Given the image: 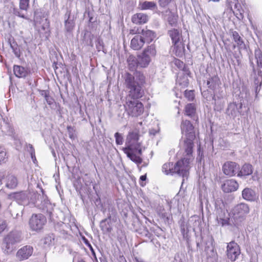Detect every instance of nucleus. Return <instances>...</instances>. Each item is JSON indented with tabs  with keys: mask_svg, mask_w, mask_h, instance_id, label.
Returning <instances> with one entry per match:
<instances>
[{
	"mask_svg": "<svg viewBox=\"0 0 262 262\" xmlns=\"http://www.w3.org/2000/svg\"><path fill=\"white\" fill-rule=\"evenodd\" d=\"M123 85L128 91V96L135 98H141L144 95L143 84L145 77L143 73L136 71L133 74L125 72L122 75Z\"/></svg>",
	"mask_w": 262,
	"mask_h": 262,
	"instance_id": "nucleus-1",
	"label": "nucleus"
},
{
	"mask_svg": "<svg viewBox=\"0 0 262 262\" xmlns=\"http://www.w3.org/2000/svg\"><path fill=\"white\" fill-rule=\"evenodd\" d=\"M181 132L184 138V148L185 152L190 155L193 152V141L195 138L194 126L190 121L182 120L181 124Z\"/></svg>",
	"mask_w": 262,
	"mask_h": 262,
	"instance_id": "nucleus-2",
	"label": "nucleus"
},
{
	"mask_svg": "<svg viewBox=\"0 0 262 262\" xmlns=\"http://www.w3.org/2000/svg\"><path fill=\"white\" fill-rule=\"evenodd\" d=\"M21 232L17 230L12 231L6 235L3 241L2 248L5 253H11L16 248V245L23 240Z\"/></svg>",
	"mask_w": 262,
	"mask_h": 262,
	"instance_id": "nucleus-3",
	"label": "nucleus"
},
{
	"mask_svg": "<svg viewBox=\"0 0 262 262\" xmlns=\"http://www.w3.org/2000/svg\"><path fill=\"white\" fill-rule=\"evenodd\" d=\"M250 211L249 206L245 203H240L236 205L231 212V222L234 223V226L239 228L244 225L246 215Z\"/></svg>",
	"mask_w": 262,
	"mask_h": 262,
	"instance_id": "nucleus-4",
	"label": "nucleus"
},
{
	"mask_svg": "<svg viewBox=\"0 0 262 262\" xmlns=\"http://www.w3.org/2000/svg\"><path fill=\"white\" fill-rule=\"evenodd\" d=\"M139 98H135L128 96L126 98V102L124 104L127 114L132 117H138L144 112L143 104L138 100Z\"/></svg>",
	"mask_w": 262,
	"mask_h": 262,
	"instance_id": "nucleus-5",
	"label": "nucleus"
},
{
	"mask_svg": "<svg viewBox=\"0 0 262 262\" xmlns=\"http://www.w3.org/2000/svg\"><path fill=\"white\" fill-rule=\"evenodd\" d=\"M167 34L171 38L176 55L182 56L184 52L185 47L181 30L173 28L168 31Z\"/></svg>",
	"mask_w": 262,
	"mask_h": 262,
	"instance_id": "nucleus-6",
	"label": "nucleus"
},
{
	"mask_svg": "<svg viewBox=\"0 0 262 262\" xmlns=\"http://www.w3.org/2000/svg\"><path fill=\"white\" fill-rule=\"evenodd\" d=\"M30 201L33 204L39 207L42 210V212L49 215L50 220H53V211L54 210V206L50 203L48 200H44L41 201L40 204L38 203V201L42 198V196L37 192L30 193Z\"/></svg>",
	"mask_w": 262,
	"mask_h": 262,
	"instance_id": "nucleus-7",
	"label": "nucleus"
},
{
	"mask_svg": "<svg viewBox=\"0 0 262 262\" xmlns=\"http://www.w3.org/2000/svg\"><path fill=\"white\" fill-rule=\"evenodd\" d=\"M185 157L181 160L178 161L173 167V172L178 174L180 176H182L183 178H187L189 174V170L190 169V162L192 159V154L190 155L185 152Z\"/></svg>",
	"mask_w": 262,
	"mask_h": 262,
	"instance_id": "nucleus-8",
	"label": "nucleus"
},
{
	"mask_svg": "<svg viewBox=\"0 0 262 262\" xmlns=\"http://www.w3.org/2000/svg\"><path fill=\"white\" fill-rule=\"evenodd\" d=\"M46 222V218L42 214H33L29 220V225L32 230L39 231Z\"/></svg>",
	"mask_w": 262,
	"mask_h": 262,
	"instance_id": "nucleus-9",
	"label": "nucleus"
},
{
	"mask_svg": "<svg viewBox=\"0 0 262 262\" xmlns=\"http://www.w3.org/2000/svg\"><path fill=\"white\" fill-rule=\"evenodd\" d=\"M3 180H5V186L8 189H15L18 185V180L16 177L11 174H6L5 171H0L1 185L3 184Z\"/></svg>",
	"mask_w": 262,
	"mask_h": 262,
	"instance_id": "nucleus-10",
	"label": "nucleus"
},
{
	"mask_svg": "<svg viewBox=\"0 0 262 262\" xmlns=\"http://www.w3.org/2000/svg\"><path fill=\"white\" fill-rule=\"evenodd\" d=\"M240 253L239 247L234 241H231L228 244L226 254L227 257L231 261H235Z\"/></svg>",
	"mask_w": 262,
	"mask_h": 262,
	"instance_id": "nucleus-11",
	"label": "nucleus"
},
{
	"mask_svg": "<svg viewBox=\"0 0 262 262\" xmlns=\"http://www.w3.org/2000/svg\"><path fill=\"white\" fill-rule=\"evenodd\" d=\"M30 0H19V8H14L13 13L16 16L29 20V18L23 13V11L27 12L30 7Z\"/></svg>",
	"mask_w": 262,
	"mask_h": 262,
	"instance_id": "nucleus-12",
	"label": "nucleus"
},
{
	"mask_svg": "<svg viewBox=\"0 0 262 262\" xmlns=\"http://www.w3.org/2000/svg\"><path fill=\"white\" fill-rule=\"evenodd\" d=\"M47 13L42 12L41 9L36 10L34 12V20L35 23L41 24L45 21L42 25V29L43 30L48 29L50 26V22L47 18Z\"/></svg>",
	"mask_w": 262,
	"mask_h": 262,
	"instance_id": "nucleus-13",
	"label": "nucleus"
},
{
	"mask_svg": "<svg viewBox=\"0 0 262 262\" xmlns=\"http://www.w3.org/2000/svg\"><path fill=\"white\" fill-rule=\"evenodd\" d=\"M34 249L30 245H26L18 249L16 253V257L19 261L28 259L33 254Z\"/></svg>",
	"mask_w": 262,
	"mask_h": 262,
	"instance_id": "nucleus-14",
	"label": "nucleus"
},
{
	"mask_svg": "<svg viewBox=\"0 0 262 262\" xmlns=\"http://www.w3.org/2000/svg\"><path fill=\"white\" fill-rule=\"evenodd\" d=\"M239 169V165L236 163L231 161L225 162L222 167L224 173L229 177L234 176L238 171Z\"/></svg>",
	"mask_w": 262,
	"mask_h": 262,
	"instance_id": "nucleus-15",
	"label": "nucleus"
},
{
	"mask_svg": "<svg viewBox=\"0 0 262 262\" xmlns=\"http://www.w3.org/2000/svg\"><path fill=\"white\" fill-rule=\"evenodd\" d=\"M242 108V103H230L226 111L227 115L231 118H235L239 113L240 110Z\"/></svg>",
	"mask_w": 262,
	"mask_h": 262,
	"instance_id": "nucleus-16",
	"label": "nucleus"
},
{
	"mask_svg": "<svg viewBox=\"0 0 262 262\" xmlns=\"http://www.w3.org/2000/svg\"><path fill=\"white\" fill-rule=\"evenodd\" d=\"M238 188V184L233 179L226 180L221 186L222 190L225 193L235 191Z\"/></svg>",
	"mask_w": 262,
	"mask_h": 262,
	"instance_id": "nucleus-17",
	"label": "nucleus"
},
{
	"mask_svg": "<svg viewBox=\"0 0 262 262\" xmlns=\"http://www.w3.org/2000/svg\"><path fill=\"white\" fill-rule=\"evenodd\" d=\"M126 146L123 148L125 154L127 152H132L137 154L139 156L142 155V150L141 147V144L137 142H130L126 144Z\"/></svg>",
	"mask_w": 262,
	"mask_h": 262,
	"instance_id": "nucleus-18",
	"label": "nucleus"
},
{
	"mask_svg": "<svg viewBox=\"0 0 262 262\" xmlns=\"http://www.w3.org/2000/svg\"><path fill=\"white\" fill-rule=\"evenodd\" d=\"M144 43H149L151 42L156 37V34L154 31L147 29H142L141 32H138Z\"/></svg>",
	"mask_w": 262,
	"mask_h": 262,
	"instance_id": "nucleus-19",
	"label": "nucleus"
},
{
	"mask_svg": "<svg viewBox=\"0 0 262 262\" xmlns=\"http://www.w3.org/2000/svg\"><path fill=\"white\" fill-rule=\"evenodd\" d=\"M64 28L67 32H71L75 27L73 19L71 18V11L67 10L64 14Z\"/></svg>",
	"mask_w": 262,
	"mask_h": 262,
	"instance_id": "nucleus-20",
	"label": "nucleus"
},
{
	"mask_svg": "<svg viewBox=\"0 0 262 262\" xmlns=\"http://www.w3.org/2000/svg\"><path fill=\"white\" fill-rule=\"evenodd\" d=\"M110 215L104 220H102L100 223V228L103 234H108L112 231V227L111 223Z\"/></svg>",
	"mask_w": 262,
	"mask_h": 262,
	"instance_id": "nucleus-21",
	"label": "nucleus"
},
{
	"mask_svg": "<svg viewBox=\"0 0 262 262\" xmlns=\"http://www.w3.org/2000/svg\"><path fill=\"white\" fill-rule=\"evenodd\" d=\"M242 197L248 201H254L257 198L254 190L250 188H246L242 191Z\"/></svg>",
	"mask_w": 262,
	"mask_h": 262,
	"instance_id": "nucleus-22",
	"label": "nucleus"
},
{
	"mask_svg": "<svg viewBox=\"0 0 262 262\" xmlns=\"http://www.w3.org/2000/svg\"><path fill=\"white\" fill-rule=\"evenodd\" d=\"M144 41L138 33L132 39L130 47L134 50H138L140 49L144 46Z\"/></svg>",
	"mask_w": 262,
	"mask_h": 262,
	"instance_id": "nucleus-23",
	"label": "nucleus"
},
{
	"mask_svg": "<svg viewBox=\"0 0 262 262\" xmlns=\"http://www.w3.org/2000/svg\"><path fill=\"white\" fill-rule=\"evenodd\" d=\"M254 57L256 60L258 68V75L262 77V52L258 48H256L254 51Z\"/></svg>",
	"mask_w": 262,
	"mask_h": 262,
	"instance_id": "nucleus-24",
	"label": "nucleus"
},
{
	"mask_svg": "<svg viewBox=\"0 0 262 262\" xmlns=\"http://www.w3.org/2000/svg\"><path fill=\"white\" fill-rule=\"evenodd\" d=\"M137 58L138 61V66L140 68L146 67L151 61V58L143 52L138 55Z\"/></svg>",
	"mask_w": 262,
	"mask_h": 262,
	"instance_id": "nucleus-25",
	"label": "nucleus"
},
{
	"mask_svg": "<svg viewBox=\"0 0 262 262\" xmlns=\"http://www.w3.org/2000/svg\"><path fill=\"white\" fill-rule=\"evenodd\" d=\"M13 72L17 77L25 78L28 75L29 70L23 67L14 65L13 67Z\"/></svg>",
	"mask_w": 262,
	"mask_h": 262,
	"instance_id": "nucleus-26",
	"label": "nucleus"
},
{
	"mask_svg": "<svg viewBox=\"0 0 262 262\" xmlns=\"http://www.w3.org/2000/svg\"><path fill=\"white\" fill-rule=\"evenodd\" d=\"M148 16L143 13H137L132 17V21L136 24L146 23L148 20Z\"/></svg>",
	"mask_w": 262,
	"mask_h": 262,
	"instance_id": "nucleus-27",
	"label": "nucleus"
},
{
	"mask_svg": "<svg viewBox=\"0 0 262 262\" xmlns=\"http://www.w3.org/2000/svg\"><path fill=\"white\" fill-rule=\"evenodd\" d=\"M231 35L232 36L234 41L236 43L239 49H243L245 48L244 42L237 31H231Z\"/></svg>",
	"mask_w": 262,
	"mask_h": 262,
	"instance_id": "nucleus-28",
	"label": "nucleus"
},
{
	"mask_svg": "<svg viewBox=\"0 0 262 262\" xmlns=\"http://www.w3.org/2000/svg\"><path fill=\"white\" fill-rule=\"evenodd\" d=\"M253 172V167L250 164H245L239 171L237 176L244 177L250 175Z\"/></svg>",
	"mask_w": 262,
	"mask_h": 262,
	"instance_id": "nucleus-29",
	"label": "nucleus"
},
{
	"mask_svg": "<svg viewBox=\"0 0 262 262\" xmlns=\"http://www.w3.org/2000/svg\"><path fill=\"white\" fill-rule=\"evenodd\" d=\"M128 63V68L130 71L133 72L137 71L136 69L138 66V61L137 58L133 55H130L127 60Z\"/></svg>",
	"mask_w": 262,
	"mask_h": 262,
	"instance_id": "nucleus-30",
	"label": "nucleus"
},
{
	"mask_svg": "<svg viewBox=\"0 0 262 262\" xmlns=\"http://www.w3.org/2000/svg\"><path fill=\"white\" fill-rule=\"evenodd\" d=\"M168 12L167 20L171 26L176 27L178 24V15L177 13L172 12L169 10L166 11Z\"/></svg>",
	"mask_w": 262,
	"mask_h": 262,
	"instance_id": "nucleus-31",
	"label": "nucleus"
},
{
	"mask_svg": "<svg viewBox=\"0 0 262 262\" xmlns=\"http://www.w3.org/2000/svg\"><path fill=\"white\" fill-rule=\"evenodd\" d=\"M220 83V79L217 75H214L208 78L207 85L211 90H214Z\"/></svg>",
	"mask_w": 262,
	"mask_h": 262,
	"instance_id": "nucleus-32",
	"label": "nucleus"
},
{
	"mask_svg": "<svg viewBox=\"0 0 262 262\" xmlns=\"http://www.w3.org/2000/svg\"><path fill=\"white\" fill-rule=\"evenodd\" d=\"M9 196L16 201H24L28 199V194L26 192L20 191L11 193Z\"/></svg>",
	"mask_w": 262,
	"mask_h": 262,
	"instance_id": "nucleus-33",
	"label": "nucleus"
},
{
	"mask_svg": "<svg viewBox=\"0 0 262 262\" xmlns=\"http://www.w3.org/2000/svg\"><path fill=\"white\" fill-rule=\"evenodd\" d=\"M156 46L155 44H151L148 46L143 52V53L146 54L150 58L154 57L156 55Z\"/></svg>",
	"mask_w": 262,
	"mask_h": 262,
	"instance_id": "nucleus-34",
	"label": "nucleus"
},
{
	"mask_svg": "<svg viewBox=\"0 0 262 262\" xmlns=\"http://www.w3.org/2000/svg\"><path fill=\"white\" fill-rule=\"evenodd\" d=\"M195 113V107L194 104L189 103L185 108V114L186 116L192 117Z\"/></svg>",
	"mask_w": 262,
	"mask_h": 262,
	"instance_id": "nucleus-35",
	"label": "nucleus"
},
{
	"mask_svg": "<svg viewBox=\"0 0 262 262\" xmlns=\"http://www.w3.org/2000/svg\"><path fill=\"white\" fill-rule=\"evenodd\" d=\"M139 134L137 132L133 131L129 132L127 136L126 144L130 142H135L138 141Z\"/></svg>",
	"mask_w": 262,
	"mask_h": 262,
	"instance_id": "nucleus-36",
	"label": "nucleus"
},
{
	"mask_svg": "<svg viewBox=\"0 0 262 262\" xmlns=\"http://www.w3.org/2000/svg\"><path fill=\"white\" fill-rule=\"evenodd\" d=\"M141 9L143 10H155L157 8V4L154 2L145 1L142 3Z\"/></svg>",
	"mask_w": 262,
	"mask_h": 262,
	"instance_id": "nucleus-37",
	"label": "nucleus"
},
{
	"mask_svg": "<svg viewBox=\"0 0 262 262\" xmlns=\"http://www.w3.org/2000/svg\"><path fill=\"white\" fill-rule=\"evenodd\" d=\"M127 156L134 162L136 163L138 166L142 162V159L140 156L136 155V154L132 152L126 153Z\"/></svg>",
	"mask_w": 262,
	"mask_h": 262,
	"instance_id": "nucleus-38",
	"label": "nucleus"
},
{
	"mask_svg": "<svg viewBox=\"0 0 262 262\" xmlns=\"http://www.w3.org/2000/svg\"><path fill=\"white\" fill-rule=\"evenodd\" d=\"M230 217L227 216L225 219H222L221 220L217 221L219 224H221L222 226L225 225L234 226V223L231 222V214L230 215Z\"/></svg>",
	"mask_w": 262,
	"mask_h": 262,
	"instance_id": "nucleus-39",
	"label": "nucleus"
},
{
	"mask_svg": "<svg viewBox=\"0 0 262 262\" xmlns=\"http://www.w3.org/2000/svg\"><path fill=\"white\" fill-rule=\"evenodd\" d=\"M6 150L4 147H0V164L6 163L7 161Z\"/></svg>",
	"mask_w": 262,
	"mask_h": 262,
	"instance_id": "nucleus-40",
	"label": "nucleus"
},
{
	"mask_svg": "<svg viewBox=\"0 0 262 262\" xmlns=\"http://www.w3.org/2000/svg\"><path fill=\"white\" fill-rule=\"evenodd\" d=\"M10 47H11V49H12L13 52L14 54H15V55L16 56V57H19L20 56V50L18 48V46H17V43L15 41H13V42H12V43L10 42Z\"/></svg>",
	"mask_w": 262,
	"mask_h": 262,
	"instance_id": "nucleus-41",
	"label": "nucleus"
},
{
	"mask_svg": "<svg viewBox=\"0 0 262 262\" xmlns=\"http://www.w3.org/2000/svg\"><path fill=\"white\" fill-rule=\"evenodd\" d=\"M96 48L98 51H102L104 53H106L107 51L104 47V43L102 40L100 38H98L97 40L96 44Z\"/></svg>",
	"mask_w": 262,
	"mask_h": 262,
	"instance_id": "nucleus-42",
	"label": "nucleus"
},
{
	"mask_svg": "<svg viewBox=\"0 0 262 262\" xmlns=\"http://www.w3.org/2000/svg\"><path fill=\"white\" fill-rule=\"evenodd\" d=\"M172 165V164H171V165ZM170 165L171 164L169 163L164 164L162 166V170L166 174H168L170 173H175V172H173V169H172L173 168H171Z\"/></svg>",
	"mask_w": 262,
	"mask_h": 262,
	"instance_id": "nucleus-43",
	"label": "nucleus"
},
{
	"mask_svg": "<svg viewBox=\"0 0 262 262\" xmlns=\"http://www.w3.org/2000/svg\"><path fill=\"white\" fill-rule=\"evenodd\" d=\"M227 216L226 215V212L224 210H223L221 208L217 209L216 210V220L217 221L225 219Z\"/></svg>",
	"mask_w": 262,
	"mask_h": 262,
	"instance_id": "nucleus-44",
	"label": "nucleus"
},
{
	"mask_svg": "<svg viewBox=\"0 0 262 262\" xmlns=\"http://www.w3.org/2000/svg\"><path fill=\"white\" fill-rule=\"evenodd\" d=\"M254 84L255 86V97H256L258 93L260 90L261 86L262 84V80L259 81L257 78H255L254 79Z\"/></svg>",
	"mask_w": 262,
	"mask_h": 262,
	"instance_id": "nucleus-45",
	"label": "nucleus"
},
{
	"mask_svg": "<svg viewBox=\"0 0 262 262\" xmlns=\"http://www.w3.org/2000/svg\"><path fill=\"white\" fill-rule=\"evenodd\" d=\"M184 95L185 98L190 101H192L194 98V92L192 90H186L184 93Z\"/></svg>",
	"mask_w": 262,
	"mask_h": 262,
	"instance_id": "nucleus-46",
	"label": "nucleus"
},
{
	"mask_svg": "<svg viewBox=\"0 0 262 262\" xmlns=\"http://www.w3.org/2000/svg\"><path fill=\"white\" fill-rule=\"evenodd\" d=\"M116 143L117 145H121L123 142V138L121 134L119 133H116L115 134Z\"/></svg>",
	"mask_w": 262,
	"mask_h": 262,
	"instance_id": "nucleus-47",
	"label": "nucleus"
},
{
	"mask_svg": "<svg viewBox=\"0 0 262 262\" xmlns=\"http://www.w3.org/2000/svg\"><path fill=\"white\" fill-rule=\"evenodd\" d=\"M213 100H214V104H215V109L217 110V111L222 109V108L223 107L224 103H222V102H220V104L219 105H217L218 101L219 100H220L219 97H217V99H216V96H214L213 97Z\"/></svg>",
	"mask_w": 262,
	"mask_h": 262,
	"instance_id": "nucleus-48",
	"label": "nucleus"
},
{
	"mask_svg": "<svg viewBox=\"0 0 262 262\" xmlns=\"http://www.w3.org/2000/svg\"><path fill=\"white\" fill-rule=\"evenodd\" d=\"M18 208H19V206H17L16 207H12L10 209V213L14 219L17 218L18 215L19 214V212H16V211L18 210Z\"/></svg>",
	"mask_w": 262,
	"mask_h": 262,
	"instance_id": "nucleus-49",
	"label": "nucleus"
},
{
	"mask_svg": "<svg viewBox=\"0 0 262 262\" xmlns=\"http://www.w3.org/2000/svg\"><path fill=\"white\" fill-rule=\"evenodd\" d=\"M174 63L176 65V66H177L179 69L183 70H185V64L183 61H181L180 60L178 59H175L174 61Z\"/></svg>",
	"mask_w": 262,
	"mask_h": 262,
	"instance_id": "nucleus-50",
	"label": "nucleus"
},
{
	"mask_svg": "<svg viewBox=\"0 0 262 262\" xmlns=\"http://www.w3.org/2000/svg\"><path fill=\"white\" fill-rule=\"evenodd\" d=\"M108 213L107 215V217H108L110 215V219H112V217L115 216L116 214V211L115 208L112 206H110L108 207Z\"/></svg>",
	"mask_w": 262,
	"mask_h": 262,
	"instance_id": "nucleus-51",
	"label": "nucleus"
},
{
	"mask_svg": "<svg viewBox=\"0 0 262 262\" xmlns=\"http://www.w3.org/2000/svg\"><path fill=\"white\" fill-rule=\"evenodd\" d=\"M173 0H158L159 6L162 8H165Z\"/></svg>",
	"mask_w": 262,
	"mask_h": 262,
	"instance_id": "nucleus-52",
	"label": "nucleus"
},
{
	"mask_svg": "<svg viewBox=\"0 0 262 262\" xmlns=\"http://www.w3.org/2000/svg\"><path fill=\"white\" fill-rule=\"evenodd\" d=\"M181 231L184 238L186 239L188 238V231L187 229L185 230V226L184 224H182L181 225Z\"/></svg>",
	"mask_w": 262,
	"mask_h": 262,
	"instance_id": "nucleus-53",
	"label": "nucleus"
},
{
	"mask_svg": "<svg viewBox=\"0 0 262 262\" xmlns=\"http://www.w3.org/2000/svg\"><path fill=\"white\" fill-rule=\"evenodd\" d=\"M46 102L49 105H52L54 102V99L49 95V94L45 97Z\"/></svg>",
	"mask_w": 262,
	"mask_h": 262,
	"instance_id": "nucleus-54",
	"label": "nucleus"
},
{
	"mask_svg": "<svg viewBox=\"0 0 262 262\" xmlns=\"http://www.w3.org/2000/svg\"><path fill=\"white\" fill-rule=\"evenodd\" d=\"M67 130L69 135V137L72 138L73 136L74 133L75 132V130L73 127L71 126H67Z\"/></svg>",
	"mask_w": 262,
	"mask_h": 262,
	"instance_id": "nucleus-55",
	"label": "nucleus"
},
{
	"mask_svg": "<svg viewBox=\"0 0 262 262\" xmlns=\"http://www.w3.org/2000/svg\"><path fill=\"white\" fill-rule=\"evenodd\" d=\"M27 151L30 152V155L35 154V149L32 144H29L27 145Z\"/></svg>",
	"mask_w": 262,
	"mask_h": 262,
	"instance_id": "nucleus-56",
	"label": "nucleus"
},
{
	"mask_svg": "<svg viewBox=\"0 0 262 262\" xmlns=\"http://www.w3.org/2000/svg\"><path fill=\"white\" fill-rule=\"evenodd\" d=\"M249 60H250V67L252 69V71L254 74H256V69L255 68V66L254 62L253 61V58L251 56H249Z\"/></svg>",
	"mask_w": 262,
	"mask_h": 262,
	"instance_id": "nucleus-57",
	"label": "nucleus"
},
{
	"mask_svg": "<svg viewBox=\"0 0 262 262\" xmlns=\"http://www.w3.org/2000/svg\"><path fill=\"white\" fill-rule=\"evenodd\" d=\"M160 215L164 220L165 222L168 221L169 219L166 212H161Z\"/></svg>",
	"mask_w": 262,
	"mask_h": 262,
	"instance_id": "nucleus-58",
	"label": "nucleus"
},
{
	"mask_svg": "<svg viewBox=\"0 0 262 262\" xmlns=\"http://www.w3.org/2000/svg\"><path fill=\"white\" fill-rule=\"evenodd\" d=\"M179 82L180 85H181L184 86H187L189 83L188 79H187V78H184V80L183 81L181 82L179 81Z\"/></svg>",
	"mask_w": 262,
	"mask_h": 262,
	"instance_id": "nucleus-59",
	"label": "nucleus"
},
{
	"mask_svg": "<svg viewBox=\"0 0 262 262\" xmlns=\"http://www.w3.org/2000/svg\"><path fill=\"white\" fill-rule=\"evenodd\" d=\"M7 225L6 221H2V223L0 224V233L3 232L6 228Z\"/></svg>",
	"mask_w": 262,
	"mask_h": 262,
	"instance_id": "nucleus-60",
	"label": "nucleus"
},
{
	"mask_svg": "<svg viewBox=\"0 0 262 262\" xmlns=\"http://www.w3.org/2000/svg\"><path fill=\"white\" fill-rule=\"evenodd\" d=\"M82 241L83 242V243L88 247V246H90V242H89L88 239L85 237H84V236H82Z\"/></svg>",
	"mask_w": 262,
	"mask_h": 262,
	"instance_id": "nucleus-61",
	"label": "nucleus"
},
{
	"mask_svg": "<svg viewBox=\"0 0 262 262\" xmlns=\"http://www.w3.org/2000/svg\"><path fill=\"white\" fill-rule=\"evenodd\" d=\"M157 133V131L155 129H150L149 131V133L151 135L155 136Z\"/></svg>",
	"mask_w": 262,
	"mask_h": 262,
	"instance_id": "nucleus-62",
	"label": "nucleus"
},
{
	"mask_svg": "<svg viewBox=\"0 0 262 262\" xmlns=\"http://www.w3.org/2000/svg\"><path fill=\"white\" fill-rule=\"evenodd\" d=\"M49 94V92L48 91L42 90L40 92V94L41 95V96H43L44 97Z\"/></svg>",
	"mask_w": 262,
	"mask_h": 262,
	"instance_id": "nucleus-63",
	"label": "nucleus"
},
{
	"mask_svg": "<svg viewBox=\"0 0 262 262\" xmlns=\"http://www.w3.org/2000/svg\"><path fill=\"white\" fill-rule=\"evenodd\" d=\"M234 4H234L235 8L237 9V10H239V8L241 7V5L239 4H238V3H236V2H235Z\"/></svg>",
	"mask_w": 262,
	"mask_h": 262,
	"instance_id": "nucleus-64",
	"label": "nucleus"
}]
</instances>
